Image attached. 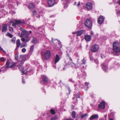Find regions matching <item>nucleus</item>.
<instances>
[{"instance_id":"nucleus-1","label":"nucleus","mask_w":120,"mask_h":120,"mask_svg":"<svg viewBox=\"0 0 120 120\" xmlns=\"http://www.w3.org/2000/svg\"><path fill=\"white\" fill-rule=\"evenodd\" d=\"M20 30L22 31L21 33H19L18 35L20 37H24L25 38H21V40L22 42H27L29 41L31 39V37L29 36V34L28 31L24 29H23L21 27Z\"/></svg>"},{"instance_id":"nucleus-2","label":"nucleus","mask_w":120,"mask_h":120,"mask_svg":"<svg viewBox=\"0 0 120 120\" xmlns=\"http://www.w3.org/2000/svg\"><path fill=\"white\" fill-rule=\"evenodd\" d=\"M71 52V49H68L66 52V55L67 58L65 59V62L67 65H71L72 67L75 66V64L72 63V60L70 56V53Z\"/></svg>"},{"instance_id":"nucleus-3","label":"nucleus","mask_w":120,"mask_h":120,"mask_svg":"<svg viewBox=\"0 0 120 120\" xmlns=\"http://www.w3.org/2000/svg\"><path fill=\"white\" fill-rule=\"evenodd\" d=\"M51 56V53L50 51L49 50H47L44 52L43 55L42 56V58L44 61L47 60L49 59Z\"/></svg>"},{"instance_id":"nucleus-4","label":"nucleus","mask_w":120,"mask_h":120,"mask_svg":"<svg viewBox=\"0 0 120 120\" xmlns=\"http://www.w3.org/2000/svg\"><path fill=\"white\" fill-rule=\"evenodd\" d=\"M113 49L116 52L118 53L120 52V44L116 42L113 43Z\"/></svg>"},{"instance_id":"nucleus-5","label":"nucleus","mask_w":120,"mask_h":120,"mask_svg":"<svg viewBox=\"0 0 120 120\" xmlns=\"http://www.w3.org/2000/svg\"><path fill=\"white\" fill-rule=\"evenodd\" d=\"M33 13L34 15L38 18H39L41 16L43 15L44 14V13L42 11H39L38 13L36 11H34Z\"/></svg>"},{"instance_id":"nucleus-6","label":"nucleus","mask_w":120,"mask_h":120,"mask_svg":"<svg viewBox=\"0 0 120 120\" xmlns=\"http://www.w3.org/2000/svg\"><path fill=\"white\" fill-rule=\"evenodd\" d=\"M6 65L8 68H11L15 66L16 64L10 60H8L7 61Z\"/></svg>"},{"instance_id":"nucleus-7","label":"nucleus","mask_w":120,"mask_h":120,"mask_svg":"<svg viewBox=\"0 0 120 120\" xmlns=\"http://www.w3.org/2000/svg\"><path fill=\"white\" fill-rule=\"evenodd\" d=\"M15 23H14L12 22H10L11 23H12V26H13L16 27V25H21L23 23H25L26 22L24 21H21L20 20H15Z\"/></svg>"},{"instance_id":"nucleus-8","label":"nucleus","mask_w":120,"mask_h":120,"mask_svg":"<svg viewBox=\"0 0 120 120\" xmlns=\"http://www.w3.org/2000/svg\"><path fill=\"white\" fill-rule=\"evenodd\" d=\"M85 25L88 28H91L92 26V24L91 20L90 19H87L85 22Z\"/></svg>"},{"instance_id":"nucleus-9","label":"nucleus","mask_w":120,"mask_h":120,"mask_svg":"<svg viewBox=\"0 0 120 120\" xmlns=\"http://www.w3.org/2000/svg\"><path fill=\"white\" fill-rule=\"evenodd\" d=\"M98 46L97 45H93L91 48V50L93 52H96L98 51L99 49Z\"/></svg>"},{"instance_id":"nucleus-10","label":"nucleus","mask_w":120,"mask_h":120,"mask_svg":"<svg viewBox=\"0 0 120 120\" xmlns=\"http://www.w3.org/2000/svg\"><path fill=\"white\" fill-rule=\"evenodd\" d=\"M74 95L75 96V97H74L72 98L73 100L76 99V101L74 103H76L77 102V98H80L79 94V93L78 92H77L75 91L74 92Z\"/></svg>"},{"instance_id":"nucleus-11","label":"nucleus","mask_w":120,"mask_h":120,"mask_svg":"<svg viewBox=\"0 0 120 120\" xmlns=\"http://www.w3.org/2000/svg\"><path fill=\"white\" fill-rule=\"evenodd\" d=\"M105 102L104 101L101 102L98 105V109L99 110L104 109L105 108Z\"/></svg>"},{"instance_id":"nucleus-12","label":"nucleus","mask_w":120,"mask_h":120,"mask_svg":"<svg viewBox=\"0 0 120 120\" xmlns=\"http://www.w3.org/2000/svg\"><path fill=\"white\" fill-rule=\"evenodd\" d=\"M86 7L88 10H90L93 8L92 4L90 2H87L86 4Z\"/></svg>"},{"instance_id":"nucleus-13","label":"nucleus","mask_w":120,"mask_h":120,"mask_svg":"<svg viewBox=\"0 0 120 120\" xmlns=\"http://www.w3.org/2000/svg\"><path fill=\"white\" fill-rule=\"evenodd\" d=\"M49 6L50 7L53 6L55 4V1L54 0H47Z\"/></svg>"},{"instance_id":"nucleus-14","label":"nucleus","mask_w":120,"mask_h":120,"mask_svg":"<svg viewBox=\"0 0 120 120\" xmlns=\"http://www.w3.org/2000/svg\"><path fill=\"white\" fill-rule=\"evenodd\" d=\"M104 21V19L103 17L102 16H100L98 20V23L100 24L102 23Z\"/></svg>"},{"instance_id":"nucleus-15","label":"nucleus","mask_w":120,"mask_h":120,"mask_svg":"<svg viewBox=\"0 0 120 120\" xmlns=\"http://www.w3.org/2000/svg\"><path fill=\"white\" fill-rule=\"evenodd\" d=\"M60 59V58L58 54H56L55 58L54 64H56L57 62L59 61Z\"/></svg>"},{"instance_id":"nucleus-16","label":"nucleus","mask_w":120,"mask_h":120,"mask_svg":"<svg viewBox=\"0 0 120 120\" xmlns=\"http://www.w3.org/2000/svg\"><path fill=\"white\" fill-rule=\"evenodd\" d=\"M84 38L86 41H89L91 40V36L88 35H86L84 36Z\"/></svg>"},{"instance_id":"nucleus-17","label":"nucleus","mask_w":120,"mask_h":120,"mask_svg":"<svg viewBox=\"0 0 120 120\" xmlns=\"http://www.w3.org/2000/svg\"><path fill=\"white\" fill-rule=\"evenodd\" d=\"M98 115L97 114L91 116L90 118V120H93L96 119H98Z\"/></svg>"},{"instance_id":"nucleus-18","label":"nucleus","mask_w":120,"mask_h":120,"mask_svg":"<svg viewBox=\"0 0 120 120\" xmlns=\"http://www.w3.org/2000/svg\"><path fill=\"white\" fill-rule=\"evenodd\" d=\"M2 31L3 32H4L7 31L8 29L7 26L6 24H5L3 25L2 26Z\"/></svg>"},{"instance_id":"nucleus-19","label":"nucleus","mask_w":120,"mask_h":120,"mask_svg":"<svg viewBox=\"0 0 120 120\" xmlns=\"http://www.w3.org/2000/svg\"><path fill=\"white\" fill-rule=\"evenodd\" d=\"M102 69L103 71H106L108 69V67L107 65L105 64H103L101 65Z\"/></svg>"},{"instance_id":"nucleus-20","label":"nucleus","mask_w":120,"mask_h":120,"mask_svg":"<svg viewBox=\"0 0 120 120\" xmlns=\"http://www.w3.org/2000/svg\"><path fill=\"white\" fill-rule=\"evenodd\" d=\"M41 78L43 81L44 82H47L48 80V78L46 75H42Z\"/></svg>"},{"instance_id":"nucleus-21","label":"nucleus","mask_w":120,"mask_h":120,"mask_svg":"<svg viewBox=\"0 0 120 120\" xmlns=\"http://www.w3.org/2000/svg\"><path fill=\"white\" fill-rule=\"evenodd\" d=\"M16 47L15 49H17L21 45V43L19 39H18L16 41Z\"/></svg>"},{"instance_id":"nucleus-22","label":"nucleus","mask_w":120,"mask_h":120,"mask_svg":"<svg viewBox=\"0 0 120 120\" xmlns=\"http://www.w3.org/2000/svg\"><path fill=\"white\" fill-rule=\"evenodd\" d=\"M83 74L82 75L81 74H78V76L79 78H82L85 77L86 75V73L85 72H82Z\"/></svg>"},{"instance_id":"nucleus-23","label":"nucleus","mask_w":120,"mask_h":120,"mask_svg":"<svg viewBox=\"0 0 120 120\" xmlns=\"http://www.w3.org/2000/svg\"><path fill=\"white\" fill-rule=\"evenodd\" d=\"M31 42L32 43L35 44L38 43V41L36 38L33 37V39L31 41Z\"/></svg>"},{"instance_id":"nucleus-24","label":"nucleus","mask_w":120,"mask_h":120,"mask_svg":"<svg viewBox=\"0 0 120 120\" xmlns=\"http://www.w3.org/2000/svg\"><path fill=\"white\" fill-rule=\"evenodd\" d=\"M83 30H80L77 32V35L78 36H80L83 34Z\"/></svg>"},{"instance_id":"nucleus-25","label":"nucleus","mask_w":120,"mask_h":120,"mask_svg":"<svg viewBox=\"0 0 120 120\" xmlns=\"http://www.w3.org/2000/svg\"><path fill=\"white\" fill-rule=\"evenodd\" d=\"M21 71L22 72V73L23 74H27V71L25 70H24V68H22L21 70Z\"/></svg>"},{"instance_id":"nucleus-26","label":"nucleus","mask_w":120,"mask_h":120,"mask_svg":"<svg viewBox=\"0 0 120 120\" xmlns=\"http://www.w3.org/2000/svg\"><path fill=\"white\" fill-rule=\"evenodd\" d=\"M34 7V6L32 3L30 4L28 6V8L30 9H33Z\"/></svg>"},{"instance_id":"nucleus-27","label":"nucleus","mask_w":120,"mask_h":120,"mask_svg":"<svg viewBox=\"0 0 120 120\" xmlns=\"http://www.w3.org/2000/svg\"><path fill=\"white\" fill-rule=\"evenodd\" d=\"M116 13L117 15L118 16H120V9L116 8Z\"/></svg>"},{"instance_id":"nucleus-28","label":"nucleus","mask_w":120,"mask_h":120,"mask_svg":"<svg viewBox=\"0 0 120 120\" xmlns=\"http://www.w3.org/2000/svg\"><path fill=\"white\" fill-rule=\"evenodd\" d=\"M63 3L64 4H67L69 2L70 0H61Z\"/></svg>"},{"instance_id":"nucleus-29","label":"nucleus","mask_w":120,"mask_h":120,"mask_svg":"<svg viewBox=\"0 0 120 120\" xmlns=\"http://www.w3.org/2000/svg\"><path fill=\"white\" fill-rule=\"evenodd\" d=\"M16 41V38L14 37L12 38L11 40V42L13 44H15Z\"/></svg>"},{"instance_id":"nucleus-30","label":"nucleus","mask_w":120,"mask_h":120,"mask_svg":"<svg viewBox=\"0 0 120 120\" xmlns=\"http://www.w3.org/2000/svg\"><path fill=\"white\" fill-rule=\"evenodd\" d=\"M27 44L26 43H23L21 45V48L23 47H26L27 46Z\"/></svg>"},{"instance_id":"nucleus-31","label":"nucleus","mask_w":120,"mask_h":120,"mask_svg":"<svg viewBox=\"0 0 120 120\" xmlns=\"http://www.w3.org/2000/svg\"><path fill=\"white\" fill-rule=\"evenodd\" d=\"M72 116L73 118H75L76 116V113L75 111H73L72 113Z\"/></svg>"},{"instance_id":"nucleus-32","label":"nucleus","mask_w":120,"mask_h":120,"mask_svg":"<svg viewBox=\"0 0 120 120\" xmlns=\"http://www.w3.org/2000/svg\"><path fill=\"white\" fill-rule=\"evenodd\" d=\"M34 45H32L31 46L30 48V51L31 52H32L34 50Z\"/></svg>"},{"instance_id":"nucleus-33","label":"nucleus","mask_w":120,"mask_h":120,"mask_svg":"<svg viewBox=\"0 0 120 120\" xmlns=\"http://www.w3.org/2000/svg\"><path fill=\"white\" fill-rule=\"evenodd\" d=\"M1 61L3 62H5L6 60V59L3 57H1L0 59Z\"/></svg>"},{"instance_id":"nucleus-34","label":"nucleus","mask_w":120,"mask_h":120,"mask_svg":"<svg viewBox=\"0 0 120 120\" xmlns=\"http://www.w3.org/2000/svg\"><path fill=\"white\" fill-rule=\"evenodd\" d=\"M59 85L61 87H62V86L64 85L63 83L62 82L61 80H60L59 83Z\"/></svg>"},{"instance_id":"nucleus-35","label":"nucleus","mask_w":120,"mask_h":120,"mask_svg":"<svg viewBox=\"0 0 120 120\" xmlns=\"http://www.w3.org/2000/svg\"><path fill=\"white\" fill-rule=\"evenodd\" d=\"M87 116V115L86 114H84L81 115V117L82 118H83Z\"/></svg>"},{"instance_id":"nucleus-36","label":"nucleus","mask_w":120,"mask_h":120,"mask_svg":"<svg viewBox=\"0 0 120 120\" xmlns=\"http://www.w3.org/2000/svg\"><path fill=\"white\" fill-rule=\"evenodd\" d=\"M50 112L53 115L55 113V111L53 109H51Z\"/></svg>"},{"instance_id":"nucleus-37","label":"nucleus","mask_w":120,"mask_h":120,"mask_svg":"<svg viewBox=\"0 0 120 120\" xmlns=\"http://www.w3.org/2000/svg\"><path fill=\"white\" fill-rule=\"evenodd\" d=\"M115 112H112L110 114V117H114V116L115 114Z\"/></svg>"},{"instance_id":"nucleus-38","label":"nucleus","mask_w":120,"mask_h":120,"mask_svg":"<svg viewBox=\"0 0 120 120\" xmlns=\"http://www.w3.org/2000/svg\"><path fill=\"white\" fill-rule=\"evenodd\" d=\"M15 60H18V54L17 53L15 54Z\"/></svg>"},{"instance_id":"nucleus-39","label":"nucleus","mask_w":120,"mask_h":120,"mask_svg":"<svg viewBox=\"0 0 120 120\" xmlns=\"http://www.w3.org/2000/svg\"><path fill=\"white\" fill-rule=\"evenodd\" d=\"M58 118L57 116H55L52 118L51 120H56Z\"/></svg>"},{"instance_id":"nucleus-40","label":"nucleus","mask_w":120,"mask_h":120,"mask_svg":"<svg viewBox=\"0 0 120 120\" xmlns=\"http://www.w3.org/2000/svg\"><path fill=\"white\" fill-rule=\"evenodd\" d=\"M7 35L11 38L13 37L12 35L10 33H7Z\"/></svg>"},{"instance_id":"nucleus-41","label":"nucleus","mask_w":120,"mask_h":120,"mask_svg":"<svg viewBox=\"0 0 120 120\" xmlns=\"http://www.w3.org/2000/svg\"><path fill=\"white\" fill-rule=\"evenodd\" d=\"M44 26H41L40 27L38 28L39 30L41 31H42V30L41 29L44 28Z\"/></svg>"},{"instance_id":"nucleus-42","label":"nucleus","mask_w":120,"mask_h":120,"mask_svg":"<svg viewBox=\"0 0 120 120\" xmlns=\"http://www.w3.org/2000/svg\"><path fill=\"white\" fill-rule=\"evenodd\" d=\"M86 60L85 59H84L82 60V63L83 64H85L86 63Z\"/></svg>"},{"instance_id":"nucleus-43","label":"nucleus","mask_w":120,"mask_h":120,"mask_svg":"<svg viewBox=\"0 0 120 120\" xmlns=\"http://www.w3.org/2000/svg\"><path fill=\"white\" fill-rule=\"evenodd\" d=\"M85 86L87 88H88V86L89 84V83L87 82H85Z\"/></svg>"},{"instance_id":"nucleus-44","label":"nucleus","mask_w":120,"mask_h":120,"mask_svg":"<svg viewBox=\"0 0 120 120\" xmlns=\"http://www.w3.org/2000/svg\"><path fill=\"white\" fill-rule=\"evenodd\" d=\"M68 67L67 66V65L64 66L63 68V70H65Z\"/></svg>"},{"instance_id":"nucleus-45","label":"nucleus","mask_w":120,"mask_h":120,"mask_svg":"<svg viewBox=\"0 0 120 120\" xmlns=\"http://www.w3.org/2000/svg\"><path fill=\"white\" fill-rule=\"evenodd\" d=\"M9 30H10L11 32H12L13 31V28L11 27H9Z\"/></svg>"},{"instance_id":"nucleus-46","label":"nucleus","mask_w":120,"mask_h":120,"mask_svg":"<svg viewBox=\"0 0 120 120\" xmlns=\"http://www.w3.org/2000/svg\"><path fill=\"white\" fill-rule=\"evenodd\" d=\"M26 51V49L24 48L22 49V51L23 52H25Z\"/></svg>"},{"instance_id":"nucleus-47","label":"nucleus","mask_w":120,"mask_h":120,"mask_svg":"<svg viewBox=\"0 0 120 120\" xmlns=\"http://www.w3.org/2000/svg\"><path fill=\"white\" fill-rule=\"evenodd\" d=\"M94 61L95 63L96 64H98V60L97 59H95L94 60Z\"/></svg>"},{"instance_id":"nucleus-48","label":"nucleus","mask_w":120,"mask_h":120,"mask_svg":"<svg viewBox=\"0 0 120 120\" xmlns=\"http://www.w3.org/2000/svg\"><path fill=\"white\" fill-rule=\"evenodd\" d=\"M75 56H76V57H79V55L76 52H75Z\"/></svg>"},{"instance_id":"nucleus-49","label":"nucleus","mask_w":120,"mask_h":120,"mask_svg":"<svg viewBox=\"0 0 120 120\" xmlns=\"http://www.w3.org/2000/svg\"><path fill=\"white\" fill-rule=\"evenodd\" d=\"M94 33L92 31H91L90 32V34L92 36H93L94 35Z\"/></svg>"},{"instance_id":"nucleus-50","label":"nucleus","mask_w":120,"mask_h":120,"mask_svg":"<svg viewBox=\"0 0 120 120\" xmlns=\"http://www.w3.org/2000/svg\"><path fill=\"white\" fill-rule=\"evenodd\" d=\"M0 49L2 50L5 53H6V52H5L3 50V49L1 47V46H0Z\"/></svg>"},{"instance_id":"nucleus-51","label":"nucleus","mask_w":120,"mask_h":120,"mask_svg":"<svg viewBox=\"0 0 120 120\" xmlns=\"http://www.w3.org/2000/svg\"><path fill=\"white\" fill-rule=\"evenodd\" d=\"M67 89L69 92V93H70L71 92V90L70 88L69 87H68Z\"/></svg>"},{"instance_id":"nucleus-52","label":"nucleus","mask_w":120,"mask_h":120,"mask_svg":"<svg viewBox=\"0 0 120 120\" xmlns=\"http://www.w3.org/2000/svg\"><path fill=\"white\" fill-rule=\"evenodd\" d=\"M25 60V59H22V60L21 63H23L24 62Z\"/></svg>"},{"instance_id":"nucleus-53","label":"nucleus","mask_w":120,"mask_h":120,"mask_svg":"<svg viewBox=\"0 0 120 120\" xmlns=\"http://www.w3.org/2000/svg\"><path fill=\"white\" fill-rule=\"evenodd\" d=\"M11 0V1H12V2H13V3H14V2H16L17 0Z\"/></svg>"},{"instance_id":"nucleus-54","label":"nucleus","mask_w":120,"mask_h":120,"mask_svg":"<svg viewBox=\"0 0 120 120\" xmlns=\"http://www.w3.org/2000/svg\"><path fill=\"white\" fill-rule=\"evenodd\" d=\"M63 53L62 52H59V56H61V55Z\"/></svg>"},{"instance_id":"nucleus-55","label":"nucleus","mask_w":120,"mask_h":120,"mask_svg":"<svg viewBox=\"0 0 120 120\" xmlns=\"http://www.w3.org/2000/svg\"><path fill=\"white\" fill-rule=\"evenodd\" d=\"M24 56L22 55H21L20 56V58L21 59H22L23 58Z\"/></svg>"},{"instance_id":"nucleus-56","label":"nucleus","mask_w":120,"mask_h":120,"mask_svg":"<svg viewBox=\"0 0 120 120\" xmlns=\"http://www.w3.org/2000/svg\"><path fill=\"white\" fill-rule=\"evenodd\" d=\"M22 82L24 84L25 83V82L23 78H22Z\"/></svg>"},{"instance_id":"nucleus-57","label":"nucleus","mask_w":120,"mask_h":120,"mask_svg":"<svg viewBox=\"0 0 120 120\" xmlns=\"http://www.w3.org/2000/svg\"><path fill=\"white\" fill-rule=\"evenodd\" d=\"M80 5V2H79L78 4L77 5V6L79 7Z\"/></svg>"},{"instance_id":"nucleus-58","label":"nucleus","mask_w":120,"mask_h":120,"mask_svg":"<svg viewBox=\"0 0 120 120\" xmlns=\"http://www.w3.org/2000/svg\"><path fill=\"white\" fill-rule=\"evenodd\" d=\"M69 81L70 82H73V81H72V79H69Z\"/></svg>"},{"instance_id":"nucleus-59","label":"nucleus","mask_w":120,"mask_h":120,"mask_svg":"<svg viewBox=\"0 0 120 120\" xmlns=\"http://www.w3.org/2000/svg\"><path fill=\"white\" fill-rule=\"evenodd\" d=\"M18 68H21V65H19L18 66Z\"/></svg>"},{"instance_id":"nucleus-60","label":"nucleus","mask_w":120,"mask_h":120,"mask_svg":"<svg viewBox=\"0 0 120 120\" xmlns=\"http://www.w3.org/2000/svg\"><path fill=\"white\" fill-rule=\"evenodd\" d=\"M77 32H72V34H77Z\"/></svg>"},{"instance_id":"nucleus-61","label":"nucleus","mask_w":120,"mask_h":120,"mask_svg":"<svg viewBox=\"0 0 120 120\" xmlns=\"http://www.w3.org/2000/svg\"><path fill=\"white\" fill-rule=\"evenodd\" d=\"M66 120H73L71 118H69L67 119Z\"/></svg>"},{"instance_id":"nucleus-62","label":"nucleus","mask_w":120,"mask_h":120,"mask_svg":"<svg viewBox=\"0 0 120 120\" xmlns=\"http://www.w3.org/2000/svg\"><path fill=\"white\" fill-rule=\"evenodd\" d=\"M11 13H12L13 14L12 15H13V14H15V12L14 11H11Z\"/></svg>"},{"instance_id":"nucleus-63","label":"nucleus","mask_w":120,"mask_h":120,"mask_svg":"<svg viewBox=\"0 0 120 120\" xmlns=\"http://www.w3.org/2000/svg\"><path fill=\"white\" fill-rule=\"evenodd\" d=\"M109 120H114L113 118H110Z\"/></svg>"},{"instance_id":"nucleus-64","label":"nucleus","mask_w":120,"mask_h":120,"mask_svg":"<svg viewBox=\"0 0 120 120\" xmlns=\"http://www.w3.org/2000/svg\"><path fill=\"white\" fill-rule=\"evenodd\" d=\"M118 3L120 5V0L118 2Z\"/></svg>"}]
</instances>
